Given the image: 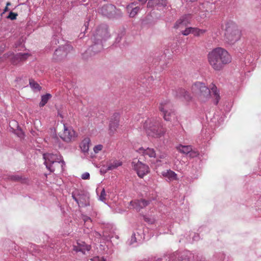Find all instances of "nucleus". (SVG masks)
<instances>
[{
	"instance_id": "f3484780",
	"label": "nucleus",
	"mask_w": 261,
	"mask_h": 261,
	"mask_svg": "<svg viewBox=\"0 0 261 261\" xmlns=\"http://www.w3.org/2000/svg\"><path fill=\"white\" fill-rule=\"evenodd\" d=\"M119 122V114L115 113L112 116L110 121L109 128L111 133H114L118 127Z\"/></svg>"
},
{
	"instance_id": "09e8293b",
	"label": "nucleus",
	"mask_w": 261,
	"mask_h": 261,
	"mask_svg": "<svg viewBox=\"0 0 261 261\" xmlns=\"http://www.w3.org/2000/svg\"><path fill=\"white\" fill-rule=\"evenodd\" d=\"M61 28L60 27H59L57 30V33L59 34L61 32Z\"/></svg>"
},
{
	"instance_id": "4c0bfd02",
	"label": "nucleus",
	"mask_w": 261,
	"mask_h": 261,
	"mask_svg": "<svg viewBox=\"0 0 261 261\" xmlns=\"http://www.w3.org/2000/svg\"><path fill=\"white\" fill-rule=\"evenodd\" d=\"M189 156L191 158H195L199 155V152L197 151L193 150L191 151L188 154Z\"/></svg>"
},
{
	"instance_id": "412c9836",
	"label": "nucleus",
	"mask_w": 261,
	"mask_h": 261,
	"mask_svg": "<svg viewBox=\"0 0 261 261\" xmlns=\"http://www.w3.org/2000/svg\"><path fill=\"white\" fill-rule=\"evenodd\" d=\"M175 96L179 98H183L186 101H190L192 99L190 94L184 89L179 88L174 94Z\"/></svg>"
},
{
	"instance_id": "5701e85b",
	"label": "nucleus",
	"mask_w": 261,
	"mask_h": 261,
	"mask_svg": "<svg viewBox=\"0 0 261 261\" xmlns=\"http://www.w3.org/2000/svg\"><path fill=\"white\" fill-rule=\"evenodd\" d=\"M10 127L13 129V132L20 138H22L24 136V134L22 130L19 128L18 123L15 121L12 120L10 122Z\"/></svg>"
},
{
	"instance_id": "a19ab883",
	"label": "nucleus",
	"mask_w": 261,
	"mask_h": 261,
	"mask_svg": "<svg viewBox=\"0 0 261 261\" xmlns=\"http://www.w3.org/2000/svg\"><path fill=\"white\" fill-rule=\"evenodd\" d=\"M90 261H106L103 257L95 256L90 259Z\"/></svg>"
},
{
	"instance_id": "39448f33",
	"label": "nucleus",
	"mask_w": 261,
	"mask_h": 261,
	"mask_svg": "<svg viewBox=\"0 0 261 261\" xmlns=\"http://www.w3.org/2000/svg\"><path fill=\"white\" fill-rule=\"evenodd\" d=\"M193 94L201 102H205L211 97L210 89L203 83L195 82L191 87Z\"/></svg>"
},
{
	"instance_id": "f257e3e1",
	"label": "nucleus",
	"mask_w": 261,
	"mask_h": 261,
	"mask_svg": "<svg viewBox=\"0 0 261 261\" xmlns=\"http://www.w3.org/2000/svg\"><path fill=\"white\" fill-rule=\"evenodd\" d=\"M207 60L214 70L220 71L231 62V56L225 48L218 47L208 53Z\"/></svg>"
},
{
	"instance_id": "c03bdc74",
	"label": "nucleus",
	"mask_w": 261,
	"mask_h": 261,
	"mask_svg": "<svg viewBox=\"0 0 261 261\" xmlns=\"http://www.w3.org/2000/svg\"><path fill=\"white\" fill-rule=\"evenodd\" d=\"M82 219L83 221L85 222V223L86 222H91V218L89 217L86 216H83L82 217Z\"/></svg>"
},
{
	"instance_id": "2f4dec72",
	"label": "nucleus",
	"mask_w": 261,
	"mask_h": 261,
	"mask_svg": "<svg viewBox=\"0 0 261 261\" xmlns=\"http://www.w3.org/2000/svg\"><path fill=\"white\" fill-rule=\"evenodd\" d=\"M181 19L182 20V22H184V23L187 25L188 24L190 23L191 19V14H185L181 16L180 17Z\"/></svg>"
},
{
	"instance_id": "37998d69",
	"label": "nucleus",
	"mask_w": 261,
	"mask_h": 261,
	"mask_svg": "<svg viewBox=\"0 0 261 261\" xmlns=\"http://www.w3.org/2000/svg\"><path fill=\"white\" fill-rule=\"evenodd\" d=\"M81 177L83 179H89L90 174L88 172H85L82 175Z\"/></svg>"
},
{
	"instance_id": "473e14b6",
	"label": "nucleus",
	"mask_w": 261,
	"mask_h": 261,
	"mask_svg": "<svg viewBox=\"0 0 261 261\" xmlns=\"http://www.w3.org/2000/svg\"><path fill=\"white\" fill-rule=\"evenodd\" d=\"M187 25L184 23V22H182V20L180 18L179 19H178L176 22H175L174 28L175 29H182L185 27H186Z\"/></svg>"
},
{
	"instance_id": "4be33fe9",
	"label": "nucleus",
	"mask_w": 261,
	"mask_h": 261,
	"mask_svg": "<svg viewBox=\"0 0 261 261\" xmlns=\"http://www.w3.org/2000/svg\"><path fill=\"white\" fill-rule=\"evenodd\" d=\"M30 56L28 53H18L11 58V62L13 64H17L20 62L25 60Z\"/></svg>"
},
{
	"instance_id": "c756f323",
	"label": "nucleus",
	"mask_w": 261,
	"mask_h": 261,
	"mask_svg": "<svg viewBox=\"0 0 261 261\" xmlns=\"http://www.w3.org/2000/svg\"><path fill=\"white\" fill-rule=\"evenodd\" d=\"M201 136L204 141H207L211 139L210 130L206 128H202L201 130Z\"/></svg>"
},
{
	"instance_id": "3c124183",
	"label": "nucleus",
	"mask_w": 261,
	"mask_h": 261,
	"mask_svg": "<svg viewBox=\"0 0 261 261\" xmlns=\"http://www.w3.org/2000/svg\"><path fill=\"white\" fill-rule=\"evenodd\" d=\"M171 49L172 50V51L173 52L174 51H175L176 49H175V46L174 47H172L171 46Z\"/></svg>"
},
{
	"instance_id": "a211bd4d",
	"label": "nucleus",
	"mask_w": 261,
	"mask_h": 261,
	"mask_svg": "<svg viewBox=\"0 0 261 261\" xmlns=\"http://www.w3.org/2000/svg\"><path fill=\"white\" fill-rule=\"evenodd\" d=\"M91 249L89 245L86 244L84 242H77L76 245L73 246V250L76 252H81L85 254L86 252L89 251Z\"/></svg>"
},
{
	"instance_id": "a18cd8bd",
	"label": "nucleus",
	"mask_w": 261,
	"mask_h": 261,
	"mask_svg": "<svg viewBox=\"0 0 261 261\" xmlns=\"http://www.w3.org/2000/svg\"><path fill=\"white\" fill-rule=\"evenodd\" d=\"M10 5H11V3L10 2H8L7 3V6H6V7H5V8L4 10L3 13L8 11V6Z\"/></svg>"
},
{
	"instance_id": "79ce46f5",
	"label": "nucleus",
	"mask_w": 261,
	"mask_h": 261,
	"mask_svg": "<svg viewBox=\"0 0 261 261\" xmlns=\"http://www.w3.org/2000/svg\"><path fill=\"white\" fill-rule=\"evenodd\" d=\"M41 89V87L37 83L34 82V91H40Z\"/></svg>"
},
{
	"instance_id": "393cba45",
	"label": "nucleus",
	"mask_w": 261,
	"mask_h": 261,
	"mask_svg": "<svg viewBox=\"0 0 261 261\" xmlns=\"http://www.w3.org/2000/svg\"><path fill=\"white\" fill-rule=\"evenodd\" d=\"M122 165V162L117 160H111L107 163L106 171L113 170Z\"/></svg>"
},
{
	"instance_id": "4468645a",
	"label": "nucleus",
	"mask_w": 261,
	"mask_h": 261,
	"mask_svg": "<svg viewBox=\"0 0 261 261\" xmlns=\"http://www.w3.org/2000/svg\"><path fill=\"white\" fill-rule=\"evenodd\" d=\"M70 48V46L66 45L56 49L54 54V59L60 61L65 58L67 55V50Z\"/></svg>"
},
{
	"instance_id": "20e7f679",
	"label": "nucleus",
	"mask_w": 261,
	"mask_h": 261,
	"mask_svg": "<svg viewBox=\"0 0 261 261\" xmlns=\"http://www.w3.org/2000/svg\"><path fill=\"white\" fill-rule=\"evenodd\" d=\"M44 164L46 167L50 172H54L56 169L61 167L63 170L65 166V163L63 160L62 156L58 153H46L43 154Z\"/></svg>"
},
{
	"instance_id": "9d476101",
	"label": "nucleus",
	"mask_w": 261,
	"mask_h": 261,
	"mask_svg": "<svg viewBox=\"0 0 261 261\" xmlns=\"http://www.w3.org/2000/svg\"><path fill=\"white\" fill-rule=\"evenodd\" d=\"M215 9V5L210 2H204L200 5L198 8V15L201 19L206 18L209 12H212Z\"/></svg>"
},
{
	"instance_id": "58836bf2",
	"label": "nucleus",
	"mask_w": 261,
	"mask_h": 261,
	"mask_svg": "<svg viewBox=\"0 0 261 261\" xmlns=\"http://www.w3.org/2000/svg\"><path fill=\"white\" fill-rule=\"evenodd\" d=\"M102 147H103V146L102 145H100V144L97 145L95 146L93 148L94 151L95 153H98L99 151L102 150Z\"/></svg>"
},
{
	"instance_id": "6ab92c4d",
	"label": "nucleus",
	"mask_w": 261,
	"mask_h": 261,
	"mask_svg": "<svg viewBox=\"0 0 261 261\" xmlns=\"http://www.w3.org/2000/svg\"><path fill=\"white\" fill-rule=\"evenodd\" d=\"M135 6V3H132L126 7L127 12L129 14L130 17H134L141 10L140 7L138 6L134 7Z\"/></svg>"
},
{
	"instance_id": "b1692460",
	"label": "nucleus",
	"mask_w": 261,
	"mask_h": 261,
	"mask_svg": "<svg viewBox=\"0 0 261 261\" xmlns=\"http://www.w3.org/2000/svg\"><path fill=\"white\" fill-rule=\"evenodd\" d=\"M162 176L166 178V180L168 181H171L177 179V175L175 172L171 170H167L162 172Z\"/></svg>"
},
{
	"instance_id": "423d86ee",
	"label": "nucleus",
	"mask_w": 261,
	"mask_h": 261,
	"mask_svg": "<svg viewBox=\"0 0 261 261\" xmlns=\"http://www.w3.org/2000/svg\"><path fill=\"white\" fill-rule=\"evenodd\" d=\"M72 197L80 207H85L90 205V194L86 191L76 190L72 192Z\"/></svg>"
},
{
	"instance_id": "72a5a7b5",
	"label": "nucleus",
	"mask_w": 261,
	"mask_h": 261,
	"mask_svg": "<svg viewBox=\"0 0 261 261\" xmlns=\"http://www.w3.org/2000/svg\"><path fill=\"white\" fill-rule=\"evenodd\" d=\"M8 179L14 181H21L22 182H23L22 177L18 175H9Z\"/></svg>"
},
{
	"instance_id": "f03ea898",
	"label": "nucleus",
	"mask_w": 261,
	"mask_h": 261,
	"mask_svg": "<svg viewBox=\"0 0 261 261\" xmlns=\"http://www.w3.org/2000/svg\"><path fill=\"white\" fill-rule=\"evenodd\" d=\"M109 37L108 29L106 26L99 27L94 32L92 39L93 44L85 51L83 58L91 51L94 54L100 51L103 48L102 41H105Z\"/></svg>"
},
{
	"instance_id": "f704fd0d",
	"label": "nucleus",
	"mask_w": 261,
	"mask_h": 261,
	"mask_svg": "<svg viewBox=\"0 0 261 261\" xmlns=\"http://www.w3.org/2000/svg\"><path fill=\"white\" fill-rule=\"evenodd\" d=\"M157 158H156V163L157 164L158 166H159L160 165V164L159 163L160 162H161V161L159 160L160 159H165L166 158L167 156V154L165 152H162V153H161L160 154V155L159 156H157Z\"/></svg>"
},
{
	"instance_id": "7ed1b4c3",
	"label": "nucleus",
	"mask_w": 261,
	"mask_h": 261,
	"mask_svg": "<svg viewBox=\"0 0 261 261\" xmlns=\"http://www.w3.org/2000/svg\"><path fill=\"white\" fill-rule=\"evenodd\" d=\"M143 126L147 136L149 137L161 138L164 135L166 131L161 120L155 117L147 119L144 123Z\"/></svg>"
},
{
	"instance_id": "a878e982",
	"label": "nucleus",
	"mask_w": 261,
	"mask_h": 261,
	"mask_svg": "<svg viewBox=\"0 0 261 261\" xmlns=\"http://www.w3.org/2000/svg\"><path fill=\"white\" fill-rule=\"evenodd\" d=\"M90 140L89 138L84 139L80 144V147L83 152H87L89 148Z\"/></svg>"
},
{
	"instance_id": "6e6552de",
	"label": "nucleus",
	"mask_w": 261,
	"mask_h": 261,
	"mask_svg": "<svg viewBox=\"0 0 261 261\" xmlns=\"http://www.w3.org/2000/svg\"><path fill=\"white\" fill-rule=\"evenodd\" d=\"M240 38V32L236 28L228 27L225 33V40L229 44H233Z\"/></svg>"
},
{
	"instance_id": "c9c22d12",
	"label": "nucleus",
	"mask_w": 261,
	"mask_h": 261,
	"mask_svg": "<svg viewBox=\"0 0 261 261\" xmlns=\"http://www.w3.org/2000/svg\"><path fill=\"white\" fill-rule=\"evenodd\" d=\"M106 194L105 189H102V190L101 191V192L100 193V195L99 196L98 199L99 200L105 202L106 200Z\"/></svg>"
},
{
	"instance_id": "bb28decb",
	"label": "nucleus",
	"mask_w": 261,
	"mask_h": 261,
	"mask_svg": "<svg viewBox=\"0 0 261 261\" xmlns=\"http://www.w3.org/2000/svg\"><path fill=\"white\" fill-rule=\"evenodd\" d=\"M211 89L212 92L215 97V100L214 102L216 105H217L220 99L219 91L218 90L216 86L214 84H212V86L211 87Z\"/></svg>"
},
{
	"instance_id": "8fccbe9b",
	"label": "nucleus",
	"mask_w": 261,
	"mask_h": 261,
	"mask_svg": "<svg viewBox=\"0 0 261 261\" xmlns=\"http://www.w3.org/2000/svg\"><path fill=\"white\" fill-rule=\"evenodd\" d=\"M29 84L30 86L33 88V81L32 80H30Z\"/></svg>"
},
{
	"instance_id": "c85d7f7f",
	"label": "nucleus",
	"mask_w": 261,
	"mask_h": 261,
	"mask_svg": "<svg viewBox=\"0 0 261 261\" xmlns=\"http://www.w3.org/2000/svg\"><path fill=\"white\" fill-rule=\"evenodd\" d=\"M51 97V95L49 93L43 95L41 96V101L39 103V106L40 107H43L47 102L48 99H49Z\"/></svg>"
},
{
	"instance_id": "cd10ccee",
	"label": "nucleus",
	"mask_w": 261,
	"mask_h": 261,
	"mask_svg": "<svg viewBox=\"0 0 261 261\" xmlns=\"http://www.w3.org/2000/svg\"><path fill=\"white\" fill-rule=\"evenodd\" d=\"M177 149L185 154H189L192 151V146L190 145H179L177 147Z\"/></svg>"
},
{
	"instance_id": "0eeeda50",
	"label": "nucleus",
	"mask_w": 261,
	"mask_h": 261,
	"mask_svg": "<svg viewBox=\"0 0 261 261\" xmlns=\"http://www.w3.org/2000/svg\"><path fill=\"white\" fill-rule=\"evenodd\" d=\"M171 108L172 104L168 99H163L160 103L159 110L163 113L166 121H171L172 118L174 117V113L171 110Z\"/></svg>"
},
{
	"instance_id": "ddd939ff",
	"label": "nucleus",
	"mask_w": 261,
	"mask_h": 261,
	"mask_svg": "<svg viewBox=\"0 0 261 261\" xmlns=\"http://www.w3.org/2000/svg\"><path fill=\"white\" fill-rule=\"evenodd\" d=\"M64 130L61 135V138L65 142H69L74 139L75 133L70 126H68L64 124Z\"/></svg>"
},
{
	"instance_id": "1a4fd4ad",
	"label": "nucleus",
	"mask_w": 261,
	"mask_h": 261,
	"mask_svg": "<svg viewBox=\"0 0 261 261\" xmlns=\"http://www.w3.org/2000/svg\"><path fill=\"white\" fill-rule=\"evenodd\" d=\"M134 169L137 172L139 177L143 178L149 172V168L148 165L142 163L139 160L136 162L135 160L132 162Z\"/></svg>"
},
{
	"instance_id": "aec40b11",
	"label": "nucleus",
	"mask_w": 261,
	"mask_h": 261,
	"mask_svg": "<svg viewBox=\"0 0 261 261\" xmlns=\"http://www.w3.org/2000/svg\"><path fill=\"white\" fill-rule=\"evenodd\" d=\"M137 151L144 156L148 155L150 158H157L155 150L151 148H144L143 147H140Z\"/></svg>"
},
{
	"instance_id": "e433bc0d",
	"label": "nucleus",
	"mask_w": 261,
	"mask_h": 261,
	"mask_svg": "<svg viewBox=\"0 0 261 261\" xmlns=\"http://www.w3.org/2000/svg\"><path fill=\"white\" fill-rule=\"evenodd\" d=\"M181 34L184 36H187L190 34H192V27L186 28L185 30L181 32Z\"/></svg>"
},
{
	"instance_id": "864d4df0",
	"label": "nucleus",
	"mask_w": 261,
	"mask_h": 261,
	"mask_svg": "<svg viewBox=\"0 0 261 261\" xmlns=\"http://www.w3.org/2000/svg\"><path fill=\"white\" fill-rule=\"evenodd\" d=\"M145 221H148V222H149V220H148V219H145Z\"/></svg>"
},
{
	"instance_id": "de8ad7c7",
	"label": "nucleus",
	"mask_w": 261,
	"mask_h": 261,
	"mask_svg": "<svg viewBox=\"0 0 261 261\" xmlns=\"http://www.w3.org/2000/svg\"><path fill=\"white\" fill-rule=\"evenodd\" d=\"M142 4H144L146 3L147 0H138Z\"/></svg>"
},
{
	"instance_id": "2eb2a0df",
	"label": "nucleus",
	"mask_w": 261,
	"mask_h": 261,
	"mask_svg": "<svg viewBox=\"0 0 261 261\" xmlns=\"http://www.w3.org/2000/svg\"><path fill=\"white\" fill-rule=\"evenodd\" d=\"M167 0H149L147 6L148 8L155 7L158 10H163L167 6Z\"/></svg>"
},
{
	"instance_id": "49530a36",
	"label": "nucleus",
	"mask_w": 261,
	"mask_h": 261,
	"mask_svg": "<svg viewBox=\"0 0 261 261\" xmlns=\"http://www.w3.org/2000/svg\"><path fill=\"white\" fill-rule=\"evenodd\" d=\"M58 43H59V41L55 38H54V40L51 41V44H55L57 45Z\"/></svg>"
},
{
	"instance_id": "ea45409f",
	"label": "nucleus",
	"mask_w": 261,
	"mask_h": 261,
	"mask_svg": "<svg viewBox=\"0 0 261 261\" xmlns=\"http://www.w3.org/2000/svg\"><path fill=\"white\" fill-rule=\"evenodd\" d=\"M17 15V14L16 13L10 12L7 18L10 19L11 20H14L16 18Z\"/></svg>"
},
{
	"instance_id": "dca6fc26",
	"label": "nucleus",
	"mask_w": 261,
	"mask_h": 261,
	"mask_svg": "<svg viewBox=\"0 0 261 261\" xmlns=\"http://www.w3.org/2000/svg\"><path fill=\"white\" fill-rule=\"evenodd\" d=\"M149 204V202L144 199L137 200L132 201L129 202V208L135 209L137 211H139L141 208L145 207Z\"/></svg>"
},
{
	"instance_id": "9b49d317",
	"label": "nucleus",
	"mask_w": 261,
	"mask_h": 261,
	"mask_svg": "<svg viewBox=\"0 0 261 261\" xmlns=\"http://www.w3.org/2000/svg\"><path fill=\"white\" fill-rule=\"evenodd\" d=\"M144 239V235L143 231L141 229H138L134 232L130 239L127 241V243L128 245L135 247L141 243Z\"/></svg>"
},
{
	"instance_id": "7c9ffc66",
	"label": "nucleus",
	"mask_w": 261,
	"mask_h": 261,
	"mask_svg": "<svg viewBox=\"0 0 261 261\" xmlns=\"http://www.w3.org/2000/svg\"><path fill=\"white\" fill-rule=\"evenodd\" d=\"M205 30L199 29L197 28L192 27V34H193L195 36H199L200 35L205 33Z\"/></svg>"
},
{
	"instance_id": "603ef678",
	"label": "nucleus",
	"mask_w": 261,
	"mask_h": 261,
	"mask_svg": "<svg viewBox=\"0 0 261 261\" xmlns=\"http://www.w3.org/2000/svg\"><path fill=\"white\" fill-rule=\"evenodd\" d=\"M96 236H99V237L101 236V234L98 232H96Z\"/></svg>"
},
{
	"instance_id": "5fc2aeb1",
	"label": "nucleus",
	"mask_w": 261,
	"mask_h": 261,
	"mask_svg": "<svg viewBox=\"0 0 261 261\" xmlns=\"http://www.w3.org/2000/svg\"><path fill=\"white\" fill-rule=\"evenodd\" d=\"M83 1H84V2H86V1H85V0H83Z\"/></svg>"
},
{
	"instance_id": "f8f14e48",
	"label": "nucleus",
	"mask_w": 261,
	"mask_h": 261,
	"mask_svg": "<svg viewBox=\"0 0 261 261\" xmlns=\"http://www.w3.org/2000/svg\"><path fill=\"white\" fill-rule=\"evenodd\" d=\"M116 8L112 4H107L103 6L99 10V13L109 18H113L116 14Z\"/></svg>"
}]
</instances>
